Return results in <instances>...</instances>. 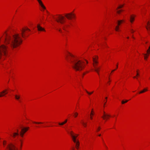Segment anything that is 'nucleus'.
I'll list each match as a JSON object with an SVG mask.
<instances>
[{"label": "nucleus", "instance_id": "nucleus-1", "mask_svg": "<svg viewBox=\"0 0 150 150\" xmlns=\"http://www.w3.org/2000/svg\"><path fill=\"white\" fill-rule=\"evenodd\" d=\"M6 31L5 33L6 36L4 45H0V59L2 58L4 56H6L8 50L12 49L19 46L22 42L21 38L18 34H15L11 36H9Z\"/></svg>", "mask_w": 150, "mask_h": 150}, {"label": "nucleus", "instance_id": "nucleus-2", "mask_svg": "<svg viewBox=\"0 0 150 150\" xmlns=\"http://www.w3.org/2000/svg\"><path fill=\"white\" fill-rule=\"evenodd\" d=\"M66 59L71 64L73 68L76 71H81L85 67L84 62L78 59L69 52L66 55Z\"/></svg>", "mask_w": 150, "mask_h": 150}, {"label": "nucleus", "instance_id": "nucleus-3", "mask_svg": "<svg viewBox=\"0 0 150 150\" xmlns=\"http://www.w3.org/2000/svg\"><path fill=\"white\" fill-rule=\"evenodd\" d=\"M54 18L57 22L59 23L62 24H63L65 21V19L64 17L61 15H59L57 18Z\"/></svg>", "mask_w": 150, "mask_h": 150}, {"label": "nucleus", "instance_id": "nucleus-4", "mask_svg": "<svg viewBox=\"0 0 150 150\" xmlns=\"http://www.w3.org/2000/svg\"><path fill=\"white\" fill-rule=\"evenodd\" d=\"M17 149L16 148V146L12 144H8L6 149V150H16Z\"/></svg>", "mask_w": 150, "mask_h": 150}, {"label": "nucleus", "instance_id": "nucleus-5", "mask_svg": "<svg viewBox=\"0 0 150 150\" xmlns=\"http://www.w3.org/2000/svg\"><path fill=\"white\" fill-rule=\"evenodd\" d=\"M29 128V127H24L22 128L21 131L20 132V135L21 137H23L24 133L28 130Z\"/></svg>", "mask_w": 150, "mask_h": 150}, {"label": "nucleus", "instance_id": "nucleus-6", "mask_svg": "<svg viewBox=\"0 0 150 150\" xmlns=\"http://www.w3.org/2000/svg\"><path fill=\"white\" fill-rule=\"evenodd\" d=\"M26 30H28L29 31H30V30L28 28H23L21 30V35L23 38H24L26 36L25 34H24V32Z\"/></svg>", "mask_w": 150, "mask_h": 150}, {"label": "nucleus", "instance_id": "nucleus-7", "mask_svg": "<svg viewBox=\"0 0 150 150\" xmlns=\"http://www.w3.org/2000/svg\"><path fill=\"white\" fill-rule=\"evenodd\" d=\"M67 132L69 133L71 136L74 142H76V137L74 135V133L72 131H71L69 132L68 130H67Z\"/></svg>", "mask_w": 150, "mask_h": 150}, {"label": "nucleus", "instance_id": "nucleus-8", "mask_svg": "<svg viewBox=\"0 0 150 150\" xmlns=\"http://www.w3.org/2000/svg\"><path fill=\"white\" fill-rule=\"evenodd\" d=\"M124 21L123 20H118L117 21V24L118 25L116 26L115 28V30L117 31H119V25Z\"/></svg>", "mask_w": 150, "mask_h": 150}, {"label": "nucleus", "instance_id": "nucleus-9", "mask_svg": "<svg viewBox=\"0 0 150 150\" xmlns=\"http://www.w3.org/2000/svg\"><path fill=\"white\" fill-rule=\"evenodd\" d=\"M74 16V14L72 13H67L65 15V16L69 20L71 19L72 18V16Z\"/></svg>", "mask_w": 150, "mask_h": 150}, {"label": "nucleus", "instance_id": "nucleus-10", "mask_svg": "<svg viewBox=\"0 0 150 150\" xmlns=\"http://www.w3.org/2000/svg\"><path fill=\"white\" fill-rule=\"evenodd\" d=\"M103 115L102 117L104 120H107V119H108L109 117H110V115L105 114V113L104 111L103 112Z\"/></svg>", "mask_w": 150, "mask_h": 150}, {"label": "nucleus", "instance_id": "nucleus-11", "mask_svg": "<svg viewBox=\"0 0 150 150\" xmlns=\"http://www.w3.org/2000/svg\"><path fill=\"white\" fill-rule=\"evenodd\" d=\"M8 92L6 90H4L0 93V97L4 96L7 94Z\"/></svg>", "mask_w": 150, "mask_h": 150}, {"label": "nucleus", "instance_id": "nucleus-12", "mask_svg": "<svg viewBox=\"0 0 150 150\" xmlns=\"http://www.w3.org/2000/svg\"><path fill=\"white\" fill-rule=\"evenodd\" d=\"M37 27L38 31H45V29L40 26L39 24L37 25Z\"/></svg>", "mask_w": 150, "mask_h": 150}, {"label": "nucleus", "instance_id": "nucleus-13", "mask_svg": "<svg viewBox=\"0 0 150 150\" xmlns=\"http://www.w3.org/2000/svg\"><path fill=\"white\" fill-rule=\"evenodd\" d=\"M147 24L148 25V26L146 25L145 27L147 30L148 31L149 34L150 35V33H149V32H150V27L149 26V25H150V23L149 21L147 22Z\"/></svg>", "mask_w": 150, "mask_h": 150}, {"label": "nucleus", "instance_id": "nucleus-14", "mask_svg": "<svg viewBox=\"0 0 150 150\" xmlns=\"http://www.w3.org/2000/svg\"><path fill=\"white\" fill-rule=\"evenodd\" d=\"M94 70L96 71L97 73L98 74V75H99V70L100 69V67H96V66L94 64Z\"/></svg>", "mask_w": 150, "mask_h": 150}, {"label": "nucleus", "instance_id": "nucleus-15", "mask_svg": "<svg viewBox=\"0 0 150 150\" xmlns=\"http://www.w3.org/2000/svg\"><path fill=\"white\" fill-rule=\"evenodd\" d=\"M40 5L41 6V7L44 9H46L44 5L42 3V1L40 0V1H39L38 2Z\"/></svg>", "mask_w": 150, "mask_h": 150}, {"label": "nucleus", "instance_id": "nucleus-16", "mask_svg": "<svg viewBox=\"0 0 150 150\" xmlns=\"http://www.w3.org/2000/svg\"><path fill=\"white\" fill-rule=\"evenodd\" d=\"M134 16L133 15H131L129 21L131 23H132L134 21Z\"/></svg>", "mask_w": 150, "mask_h": 150}, {"label": "nucleus", "instance_id": "nucleus-17", "mask_svg": "<svg viewBox=\"0 0 150 150\" xmlns=\"http://www.w3.org/2000/svg\"><path fill=\"white\" fill-rule=\"evenodd\" d=\"M98 57L97 56H96L95 58H93V64H97L98 63V62L96 60V59H98Z\"/></svg>", "mask_w": 150, "mask_h": 150}, {"label": "nucleus", "instance_id": "nucleus-18", "mask_svg": "<svg viewBox=\"0 0 150 150\" xmlns=\"http://www.w3.org/2000/svg\"><path fill=\"white\" fill-rule=\"evenodd\" d=\"M15 99L17 100H18L20 102H21V100H20V95H15Z\"/></svg>", "mask_w": 150, "mask_h": 150}, {"label": "nucleus", "instance_id": "nucleus-19", "mask_svg": "<svg viewBox=\"0 0 150 150\" xmlns=\"http://www.w3.org/2000/svg\"><path fill=\"white\" fill-rule=\"evenodd\" d=\"M17 132H14L13 133V135L12 136L14 138H15L16 136H18L19 135V134L18 133V130L17 129Z\"/></svg>", "mask_w": 150, "mask_h": 150}, {"label": "nucleus", "instance_id": "nucleus-20", "mask_svg": "<svg viewBox=\"0 0 150 150\" xmlns=\"http://www.w3.org/2000/svg\"><path fill=\"white\" fill-rule=\"evenodd\" d=\"M67 119H66V120H65L64 122H62L59 123V124L60 125H64V124H65L67 122Z\"/></svg>", "mask_w": 150, "mask_h": 150}, {"label": "nucleus", "instance_id": "nucleus-21", "mask_svg": "<svg viewBox=\"0 0 150 150\" xmlns=\"http://www.w3.org/2000/svg\"><path fill=\"white\" fill-rule=\"evenodd\" d=\"M76 143V148L78 149L79 148V142L78 141H77L76 140V142H74Z\"/></svg>", "mask_w": 150, "mask_h": 150}, {"label": "nucleus", "instance_id": "nucleus-22", "mask_svg": "<svg viewBox=\"0 0 150 150\" xmlns=\"http://www.w3.org/2000/svg\"><path fill=\"white\" fill-rule=\"evenodd\" d=\"M148 91L147 88H144L143 90L142 91H140L139 92V93H144L146 91Z\"/></svg>", "mask_w": 150, "mask_h": 150}, {"label": "nucleus", "instance_id": "nucleus-23", "mask_svg": "<svg viewBox=\"0 0 150 150\" xmlns=\"http://www.w3.org/2000/svg\"><path fill=\"white\" fill-rule=\"evenodd\" d=\"M69 26V25H64L62 27V29H63V30H66V28H65V26L67 27H68Z\"/></svg>", "mask_w": 150, "mask_h": 150}, {"label": "nucleus", "instance_id": "nucleus-24", "mask_svg": "<svg viewBox=\"0 0 150 150\" xmlns=\"http://www.w3.org/2000/svg\"><path fill=\"white\" fill-rule=\"evenodd\" d=\"M85 91H86V92L88 94V95H91V94H92L93 93V91L91 92H88L86 90H85Z\"/></svg>", "mask_w": 150, "mask_h": 150}, {"label": "nucleus", "instance_id": "nucleus-25", "mask_svg": "<svg viewBox=\"0 0 150 150\" xmlns=\"http://www.w3.org/2000/svg\"><path fill=\"white\" fill-rule=\"evenodd\" d=\"M148 56H146L147 55V54H144V59H146L148 57V56L149 55V54L148 53Z\"/></svg>", "mask_w": 150, "mask_h": 150}, {"label": "nucleus", "instance_id": "nucleus-26", "mask_svg": "<svg viewBox=\"0 0 150 150\" xmlns=\"http://www.w3.org/2000/svg\"><path fill=\"white\" fill-rule=\"evenodd\" d=\"M81 122L84 127H86V123H85L83 122Z\"/></svg>", "mask_w": 150, "mask_h": 150}, {"label": "nucleus", "instance_id": "nucleus-27", "mask_svg": "<svg viewBox=\"0 0 150 150\" xmlns=\"http://www.w3.org/2000/svg\"><path fill=\"white\" fill-rule=\"evenodd\" d=\"M150 46L149 47V49L146 51L147 53H148L149 54L150 53Z\"/></svg>", "mask_w": 150, "mask_h": 150}, {"label": "nucleus", "instance_id": "nucleus-28", "mask_svg": "<svg viewBox=\"0 0 150 150\" xmlns=\"http://www.w3.org/2000/svg\"><path fill=\"white\" fill-rule=\"evenodd\" d=\"M78 115V113L77 112H76L74 113V116L75 117H76Z\"/></svg>", "mask_w": 150, "mask_h": 150}, {"label": "nucleus", "instance_id": "nucleus-29", "mask_svg": "<svg viewBox=\"0 0 150 150\" xmlns=\"http://www.w3.org/2000/svg\"><path fill=\"white\" fill-rule=\"evenodd\" d=\"M123 6V5H120V6H119L117 8V9H119V8H122V7Z\"/></svg>", "mask_w": 150, "mask_h": 150}, {"label": "nucleus", "instance_id": "nucleus-30", "mask_svg": "<svg viewBox=\"0 0 150 150\" xmlns=\"http://www.w3.org/2000/svg\"><path fill=\"white\" fill-rule=\"evenodd\" d=\"M33 123H35V124H42V123L41 122H33Z\"/></svg>", "mask_w": 150, "mask_h": 150}, {"label": "nucleus", "instance_id": "nucleus-31", "mask_svg": "<svg viewBox=\"0 0 150 150\" xmlns=\"http://www.w3.org/2000/svg\"><path fill=\"white\" fill-rule=\"evenodd\" d=\"M123 11V10H118V11H117V13H120L121 11Z\"/></svg>", "mask_w": 150, "mask_h": 150}, {"label": "nucleus", "instance_id": "nucleus-32", "mask_svg": "<svg viewBox=\"0 0 150 150\" xmlns=\"http://www.w3.org/2000/svg\"><path fill=\"white\" fill-rule=\"evenodd\" d=\"M6 141L5 140L4 141H3V144L4 145H5L6 144Z\"/></svg>", "mask_w": 150, "mask_h": 150}, {"label": "nucleus", "instance_id": "nucleus-33", "mask_svg": "<svg viewBox=\"0 0 150 150\" xmlns=\"http://www.w3.org/2000/svg\"><path fill=\"white\" fill-rule=\"evenodd\" d=\"M58 31L60 32V33H62V30H61V29H59L58 30Z\"/></svg>", "mask_w": 150, "mask_h": 150}, {"label": "nucleus", "instance_id": "nucleus-34", "mask_svg": "<svg viewBox=\"0 0 150 150\" xmlns=\"http://www.w3.org/2000/svg\"><path fill=\"white\" fill-rule=\"evenodd\" d=\"M130 30L131 31V33H133L134 32L132 29H130Z\"/></svg>", "mask_w": 150, "mask_h": 150}, {"label": "nucleus", "instance_id": "nucleus-35", "mask_svg": "<svg viewBox=\"0 0 150 150\" xmlns=\"http://www.w3.org/2000/svg\"><path fill=\"white\" fill-rule=\"evenodd\" d=\"M100 127H99L97 130V131H98L100 130Z\"/></svg>", "mask_w": 150, "mask_h": 150}, {"label": "nucleus", "instance_id": "nucleus-36", "mask_svg": "<svg viewBox=\"0 0 150 150\" xmlns=\"http://www.w3.org/2000/svg\"><path fill=\"white\" fill-rule=\"evenodd\" d=\"M125 103V102L123 100H122V104H124Z\"/></svg>", "mask_w": 150, "mask_h": 150}, {"label": "nucleus", "instance_id": "nucleus-37", "mask_svg": "<svg viewBox=\"0 0 150 150\" xmlns=\"http://www.w3.org/2000/svg\"><path fill=\"white\" fill-rule=\"evenodd\" d=\"M92 110L91 111V115H93V114L92 113Z\"/></svg>", "mask_w": 150, "mask_h": 150}, {"label": "nucleus", "instance_id": "nucleus-38", "mask_svg": "<svg viewBox=\"0 0 150 150\" xmlns=\"http://www.w3.org/2000/svg\"><path fill=\"white\" fill-rule=\"evenodd\" d=\"M20 142H21V146H22V141L21 140H20Z\"/></svg>", "mask_w": 150, "mask_h": 150}, {"label": "nucleus", "instance_id": "nucleus-39", "mask_svg": "<svg viewBox=\"0 0 150 150\" xmlns=\"http://www.w3.org/2000/svg\"><path fill=\"white\" fill-rule=\"evenodd\" d=\"M104 101H105V103H104V105L105 104H106V102H107V100H105H105H104Z\"/></svg>", "mask_w": 150, "mask_h": 150}, {"label": "nucleus", "instance_id": "nucleus-40", "mask_svg": "<svg viewBox=\"0 0 150 150\" xmlns=\"http://www.w3.org/2000/svg\"><path fill=\"white\" fill-rule=\"evenodd\" d=\"M139 73H137V76H139Z\"/></svg>", "mask_w": 150, "mask_h": 150}, {"label": "nucleus", "instance_id": "nucleus-41", "mask_svg": "<svg viewBox=\"0 0 150 150\" xmlns=\"http://www.w3.org/2000/svg\"><path fill=\"white\" fill-rule=\"evenodd\" d=\"M128 101V100H126L125 102V103L127 102Z\"/></svg>", "mask_w": 150, "mask_h": 150}, {"label": "nucleus", "instance_id": "nucleus-42", "mask_svg": "<svg viewBox=\"0 0 150 150\" xmlns=\"http://www.w3.org/2000/svg\"><path fill=\"white\" fill-rule=\"evenodd\" d=\"M116 69H117L118 68V64H117L116 65Z\"/></svg>", "mask_w": 150, "mask_h": 150}, {"label": "nucleus", "instance_id": "nucleus-43", "mask_svg": "<svg viewBox=\"0 0 150 150\" xmlns=\"http://www.w3.org/2000/svg\"><path fill=\"white\" fill-rule=\"evenodd\" d=\"M78 136V134H76V135L75 136V137H76H76Z\"/></svg>", "mask_w": 150, "mask_h": 150}, {"label": "nucleus", "instance_id": "nucleus-44", "mask_svg": "<svg viewBox=\"0 0 150 150\" xmlns=\"http://www.w3.org/2000/svg\"><path fill=\"white\" fill-rule=\"evenodd\" d=\"M94 64L96 66V67H97L96 66H97V64H93V66H94Z\"/></svg>", "mask_w": 150, "mask_h": 150}, {"label": "nucleus", "instance_id": "nucleus-45", "mask_svg": "<svg viewBox=\"0 0 150 150\" xmlns=\"http://www.w3.org/2000/svg\"><path fill=\"white\" fill-rule=\"evenodd\" d=\"M116 70V69L113 70L112 71V72H113V71H115Z\"/></svg>", "mask_w": 150, "mask_h": 150}, {"label": "nucleus", "instance_id": "nucleus-46", "mask_svg": "<svg viewBox=\"0 0 150 150\" xmlns=\"http://www.w3.org/2000/svg\"><path fill=\"white\" fill-rule=\"evenodd\" d=\"M90 118H91V120L92 119H93L92 117V116H91Z\"/></svg>", "mask_w": 150, "mask_h": 150}, {"label": "nucleus", "instance_id": "nucleus-47", "mask_svg": "<svg viewBox=\"0 0 150 150\" xmlns=\"http://www.w3.org/2000/svg\"><path fill=\"white\" fill-rule=\"evenodd\" d=\"M74 16H75L74 15V16H72V18H74Z\"/></svg>", "mask_w": 150, "mask_h": 150}, {"label": "nucleus", "instance_id": "nucleus-48", "mask_svg": "<svg viewBox=\"0 0 150 150\" xmlns=\"http://www.w3.org/2000/svg\"><path fill=\"white\" fill-rule=\"evenodd\" d=\"M105 99H106V100H107V97H106L105 98Z\"/></svg>", "mask_w": 150, "mask_h": 150}, {"label": "nucleus", "instance_id": "nucleus-49", "mask_svg": "<svg viewBox=\"0 0 150 150\" xmlns=\"http://www.w3.org/2000/svg\"><path fill=\"white\" fill-rule=\"evenodd\" d=\"M101 136V134H99L98 135V136Z\"/></svg>", "mask_w": 150, "mask_h": 150}, {"label": "nucleus", "instance_id": "nucleus-50", "mask_svg": "<svg viewBox=\"0 0 150 150\" xmlns=\"http://www.w3.org/2000/svg\"><path fill=\"white\" fill-rule=\"evenodd\" d=\"M136 78V76H134L133 77V78Z\"/></svg>", "mask_w": 150, "mask_h": 150}, {"label": "nucleus", "instance_id": "nucleus-51", "mask_svg": "<svg viewBox=\"0 0 150 150\" xmlns=\"http://www.w3.org/2000/svg\"><path fill=\"white\" fill-rule=\"evenodd\" d=\"M127 38V39H129V37H128Z\"/></svg>", "mask_w": 150, "mask_h": 150}, {"label": "nucleus", "instance_id": "nucleus-52", "mask_svg": "<svg viewBox=\"0 0 150 150\" xmlns=\"http://www.w3.org/2000/svg\"><path fill=\"white\" fill-rule=\"evenodd\" d=\"M86 61L87 63H88V61Z\"/></svg>", "mask_w": 150, "mask_h": 150}, {"label": "nucleus", "instance_id": "nucleus-53", "mask_svg": "<svg viewBox=\"0 0 150 150\" xmlns=\"http://www.w3.org/2000/svg\"><path fill=\"white\" fill-rule=\"evenodd\" d=\"M132 37L133 38H134V37H133V36H132Z\"/></svg>", "mask_w": 150, "mask_h": 150}, {"label": "nucleus", "instance_id": "nucleus-54", "mask_svg": "<svg viewBox=\"0 0 150 150\" xmlns=\"http://www.w3.org/2000/svg\"><path fill=\"white\" fill-rule=\"evenodd\" d=\"M84 74H85V73H84V74H83V75H84Z\"/></svg>", "mask_w": 150, "mask_h": 150}]
</instances>
